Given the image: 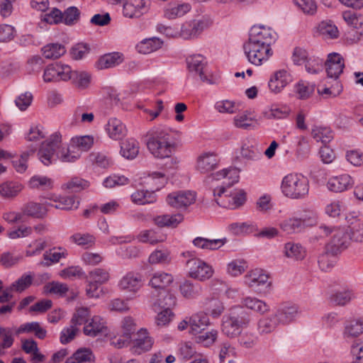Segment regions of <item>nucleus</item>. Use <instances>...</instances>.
<instances>
[{
	"instance_id": "nucleus-1",
	"label": "nucleus",
	"mask_w": 363,
	"mask_h": 363,
	"mask_svg": "<svg viewBox=\"0 0 363 363\" xmlns=\"http://www.w3.org/2000/svg\"><path fill=\"white\" fill-rule=\"evenodd\" d=\"M71 146H63L61 135L58 133L52 135L48 140L43 143L38 151V157L45 165L52 164L57 159L63 162H74L81 156L82 151H87L94 143V138L90 135L73 138Z\"/></svg>"
},
{
	"instance_id": "nucleus-2",
	"label": "nucleus",
	"mask_w": 363,
	"mask_h": 363,
	"mask_svg": "<svg viewBox=\"0 0 363 363\" xmlns=\"http://www.w3.org/2000/svg\"><path fill=\"white\" fill-rule=\"evenodd\" d=\"M277 35L271 28L262 25L253 26L249 33V39L243 45L247 60L256 66L266 62L273 55L271 45L275 43Z\"/></svg>"
},
{
	"instance_id": "nucleus-3",
	"label": "nucleus",
	"mask_w": 363,
	"mask_h": 363,
	"mask_svg": "<svg viewBox=\"0 0 363 363\" xmlns=\"http://www.w3.org/2000/svg\"><path fill=\"white\" fill-rule=\"evenodd\" d=\"M146 145L149 152L156 158H169L175 149V143L170 132L156 128L147 133Z\"/></svg>"
},
{
	"instance_id": "nucleus-4",
	"label": "nucleus",
	"mask_w": 363,
	"mask_h": 363,
	"mask_svg": "<svg viewBox=\"0 0 363 363\" xmlns=\"http://www.w3.org/2000/svg\"><path fill=\"white\" fill-rule=\"evenodd\" d=\"M252 316L245 308L237 306L223 316L221 330L229 338L239 336L242 330L250 326Z\"/></svg>"
},
{
	"instance_id": "nucleus-5",
	"label": "nucleus",
	"mask_w": 363,
	"mask_h": 363,
	"mask_svg": "<svg viewBox=\"0 0 363 363\" xmlns=\"http://www.w3.org/2000/svg\"><path fill=\"white\" fill-rule=\"evenodd\" d=\"M280 189L284 196L291 199H303L309 192L308 179L298 173H290L281 180Z\"/></svg>"
},
{
	"instance_id": "nucleus-6",
	"label": "nucleus",
	"mask_w": 363,
	"mask_h": 363,
	"mask_svg": "<svg viewBox=\"0 0 363 363\" xmlns=\"http://www.w3.org/2000/svg\"><path fill=\"white\" fill-rule=\"evenodd\" d=\"M319 233L322 235H331L330 242L326 245L328 250L338 254L345 250L351 241V236L346 228H331L325 225L319 227Z\"/></svg>"
},
{
	"instance_id": "nucleus-7",
	"label": "nucleus",
	"mask_w": 363,
	"mask_h": 363,
	"mask_svg": "<svg viewBox=\"0 0 363 363\" xmlns=\"http://www.w3.org/2000/svg\"><path fill=\"white\" fill-rule=\"evenodd\" d=\"M184 258L183 262L185 264L188 275L193 279L199 281H205L210 279L213 274L212 267L196 257L191 252H185L182 254Z\"/></svg>"
},
{
	"instance_id": "nucleus-8",
	"label": "nucleus",
	"mask_w": 363,
	"mask_h": 363,
	"mask_svg": "<svg viewBox=\"0 0 363 363\" xmlns=\"http://www.w3.org/2000/svg\"><path fill=\"white\" fill-rule=\"evenodd\" d=\"M187 67L190 73L199 76L200 79L209 84L214 82L208 74L207 70V62L201 55H194L186 58Z\"/></svg>"
},
{
	"instance_id": "nucleus-9",
	"label": "nucleus",
	"mask_w": 363,
	"mask_h": 363,
	"mask_svg": "<svg viewBox=\"0 0 363 363\" xmlns=\"http://www.w3.org/2000/svg\"><path fill=\"white\" fill-rule=\"evenodd\" d=\"M317 223V216L311 213L309 217L290 218L281 221L280 228L286 234H294L301 232L305 227L313 226Z\"/></svg>"
},
{
	"instance_id": "nucleus-10",
	"label": "nucleus",
	"mask_w": 363,
	"mask_h": 363,
	"mask_svg": "<svg viewBox=\"0 0 363 363\" xmlns=\"http://www.w3.org/2000/svg\"><path fill=\"white\" fill-rule=\"evenodd\" d=\"M245 283L256 291L262 292L270 286L269 277L262 269H255L245 277Z\"/></svg>"
},
{
	"instance_id": "nucleus-11",
	"label": "nucleus",
	"mask_w": 363,
	"mask_h": 363,
	"mask_svg": "<svg viewBox=\"0 0 363 363\" xmlns=\"http://www.w3.org/2000/svg\"><path fill=\"white\" fill-rule=\"evenodd\" d=\"M212 177L215 180H220L225 178L229 179V182L228 184L213 189V194L215 199H218L216 198L217 196L220 197L225 194L227 188L233 185L235 183H237L239 179L238 171L235 168L223 169V170L212 174Z\"/></svg>"
},
{
	"instance_id": "nucleus-12",
	"label": "nucleus",
	"mask_w": 363,
	"mask_h": 363,
	"mask_svg": "<svg viewBox=\"0 0 363 363\" xmlns=\"http://www.w3.org/2000/svg\"><path fill=\"white\" fill-rule=\"evenodd\" d=\"M150 0H129L123 4V13L126 18H140L149 10Z\"/></svg>"
},
{
	"instance_id": "nucleus-13",
	"label": "nucleus",
	"mask_w": 363,
	"mask_h": 363,
	"mask_svg": "<svg viewBox=\"0 0 363 363\" xmlns=\"http://www.w3.org/2000/svg\"><path fill=\"white\" fill-rule=\"evenodd\" d=\"M196 200V194L190 191L172 192L167 197V203L176 208H186Z\"/></svg>"
},
{
	"instance_id": "nucleus-14",
	"label": "nucleus",
	"mask_w": 363,
	"mask_h": 363,
	"mask_svg": "<svg viewBox=\"0 0 363 363\" xmlns=\"http://www.w3.org/2000/svg\"><path fill=\"white\" fill-rule=\"evenodd\" d=\"M298 308L294 304H283L274 313L279 325H287L293 322L298 314Z\"/></svg>"
},
{
	"instance_id": "nucleus-15",
	"label": "nucleus",
	"mask_w": 363,
	"mask_h": 363,
	"mask_svg": "<svg viewBox=\"0 0 363 363\" xmlns=\"http://www.w3.org/2000/svg\"><path fill=\"white\" fill-rule=\"evenodd\" d=\"M191 6L188 3L171 1L163 9V17L168 20H174L184 16L190 11Z\"/></svg>"
},
{
	"instance_id": "nucleus-16",
	"label": "nucleus",
	"mask_w": 363,
	"mask_h": 363,
	"mask_svg": "<svg viewBox=\"0 0 363 363\" xmlns=\"http://www.w3.org/2000/svg\"><path fill=\"white\" fill-rule=\"evenodd\" d=\"M327 74L330 78L337 79L345 67V62L340 54L333 52L328 55L325 62Z\"/></svg>"
},
{
	"instance_id": "nucleus-17",
	"label": "nucleus",
	"mask_w": 363,
	"mask_h": 363,
	"mask_svg": "<svg viewBox=\"0 0 363 363\" xmlns=\"http://www.w3.org/2000/svg\"><path fill=\"white\" fill-rule=\"evenodd\" d=\"M153 307L158 306L161 308L171 310L177 304V297L169 291L162 290L157 294L152 292Z\"/></svg>"
},
{
	"instance_id": "nucleus-18",
	"label": "nucleus",
	"mask_w": 363,
	"mask_h": 363,
	"mask_svg": "<svg viewBox=\"0 0 363 363\" xmlns=\"http://www.w3.org/2000/svg\"><path fill=\"white\" fill-rule=\"evenodd\" d=\"M219 160L213 152H204L199 155L196 161V169L202 173H208L218 167Z\"/></svg>"
},
{
	"instance_id": "nucleus-19",
	"label": "nucleus",
	"mask_w": 363,
	"mask_h": 363,
	"mask_svg": "<svg viewBox=\"0 0 363 363\" xmlns=\"http://www.w3.org/2000/svg\"><path fill=\"white\" fill-rule=\"evenodd\" d=\"M292 78L286 70L276 72L269 81L268 86L272 93L278 94L290 82Z\"/></svg>"
},
{
	"instance_id": "nucleus-20",
	"label": "nucleus",
	"mask_w": 363,
	"mask_h": 363,
	"mask_svg": "<svg viewBox=\"0 0 363 363\" xmlns=\"http://www.w3.org/2000/svg\"><path fill=\"white\" fill-rule=\"evenodd\" d=\"M354 185V180L347 174L330 178L328 182V188L335 192H342L350 189Z\"/></svg>"
},
{
	"instance_id": "nucleus-21",
	"label": "nucleus",
	"mask_w": 363,
	"mask_h": 363,
	"mask_svg": "<svg viewBox=\"0 0 363 363\" xmlns=\"http://www.w3.org/2000/svg\"><path fill=\"white\" fill-rule=\"evenodd\" d=\"M348 224L347 228L351 240L355 242H363V219L356 216H348L346 217Z\"/></svg>"
},
{
	"instance_id": "nucleus-22",
	"label": "nucleus",
	"mask_w": 363,
	"mask_h": 363,
	"mask_svg": "<svg viewBox=\"0 0 363 363\" xmlns=\"http://www.w3.org/2000/svg\"><path fill=\"white\" fill-rule=\"evenodd\" d=\"M118 286L121 290L135 293L143 286L142 277L138 274L129 272L121 279Z\"/></svg>"
},
{
	"instance_id": "nucleus-23",
	"label": "nucleus",
	"mask_w": 363,
	"mask_h": 363,
	"mask_svg": "<svg viewBox=\"0 0 363 363\" xmlns=\"http://www.w3.org/2000/svg\"><path fill=\"white\" fill-rule=\"evenodd\" d=\"M84 333L89 337H96L106 333V323L99 316H94L84 327Z\"/></svg>"
},
{
	"instance_id": "nucleus-24",
	"label": "nucleus",
	"mask_w": 363,
	"mask_h": 363,
	"mask_svg": "<svg viewBox=\"0 0 363 363\" xmlns=\"http://www.w3.org/2000/svg\"><path fill=\"white\" fill-rule=\"evenodd\" d=\"M123 62V55L119 52L107 53L101 56L95 63L98 69H105L116 67Z\"/></svg>"
},
{
	"instance_id": "nucleus-25",
	"label": "nucleus",
	"mask_w": 363,
	"mask_h": 363,
	"mask_svg": "<svg viewBox=\"0 0 363 363\" xmlns=\"http://www.w3.org/2000/svg\"><path fill=\"white\" fill-rule=\"evenodd\" d=\"M184 220V217L180 213L177 214H164L154 218V223L159 228H174L178 226Z\"/></svg>"
},
{
	"instance_id": "nucleus-26",
	"label": "nucleus",
	"mask_w": 363,
	"mask_h": 363,
	"mask_svg": "<svg viewBox=\"0 0 363 363\" xmlns=\"http://www.w3.org/2000/svg\"><path fill=\"white\" fill-rule=\"evenodd\" d=\"M173 280L174 279L171 274L157 272L151 277L149 285L155 289L157 293L160 291L166 290L165 289L173 282Z\"/></svg>"
},
{
	"instance_id": "nucleus-27",
	"label": "nucleus",
	"mask_w": 363,
	"mask_h": 363,
	"mask_svg": "<svg viewBox=\"0 0 363 363\" xmlns=\"http://www.w3.org/2000/svg\"><path fill=\"white\" fill-rule=\"evenodd\" d=\"M106 130L109 137L113 140H120L125 135V125L118 118H113L108 120Z\"/></svg>"
},
{
	"instance_id": "nucleus-28",
	"label": "nucleus",
	"mask_w": 363,
	"mask_h": 363,
	"mask_svg": "<svg viewBox=\"0 0 363 363\" xmlns=\"http://www.w3.org/2000/svg\"><path fill=\"white\" fill-rule=\"evenodd\" d=\"M134 336H136L133 340V347L135 348V351L140 352L148 351L151 349L153 341L148 335L145 329L141 328Z\"/></svg>"
},
{
	"instance_id": "nucleus-29",
	"label": "nucleus",
	"mask_w": 363,
	"mask_h": 363,
	"mask_svg": "<svg viewBox=\"0 0 363 363\" xmlns=\"http://www.w3.org/2000/svg\"><path fill=\"white\" fill-rule=\"evenodd\" d=\"M193 244L195 247L208 250H216L220 248L227 242V238L222 239H208L203 237H196L193 240Z\"/></svg>"
},
{
	"instance_id": "nucleus-30",
	"label": "nucleus",
	"mask_w": 363,
	"mask_h": 363,
	"mask_svg": "<svg viewBox=\"0 0 363 363\" xmlns=\"http://www.w3.org/2000/svg\"><path fill=\"white\" fill-rule=\"evenodd\" d=\"M257 120L250 111H245L233 118L234 125L240 129L250 130L255 128Z\"/></svg>"
},
{
	"instance_id": "nucleus-31",
	"label": "nucleus",
	"mask_w": 363,
	"mask_h": 363,
	"mask_svg": "<svg viewBox=\"0 0 363 363\" xmlns=\"http://www.w3.org/2000/svg\"><path fill=\"white\" fill-rule=\"evenodd\" d=\"M231 199H228V203L225 201L220 202L216 199V203L222 207L235 209L242 206L246 201V193L242 189L236 190L230 194Z\"/></svg>"
},
{
	"instance_id": "nucleus-32",
	"label": "nucleus",
	"mask_w": 363,
	"mask_h": 363,
	"mask_svg": "<svg viewBox=\"0 0 363 363\" xmlns=\"http://www.w3.org/2000/svg\"><path fill=\"white\" fill-rule=\"evenodd\" d=\"M209 323L210 321L207 314L204 313H196L189 318L190 332L196 335L203 330Z\"/></svg>"
},
{
	"instance_id": "nucleus-33",
	"label": "nucleus",
	"mask_w": 363,
	"mask_h": 363,
	"mask_svg": "<svg viewBox=\"0 0 363 363\" xmlns=\"http://www.w3.org/2000/svg\"><path fill=\"white\" fill-rule=\"evenodd\" d=\"M23 190V185L16 182H6L0 184V196L13 199Z\"/></svg>"
},
{
	"instance_id": "nucleus-34",
	"label": "nucleus",
	"mask_w": 363,
	"mask_h": 363,
	"mask_svg": "<svg viewBox=\"0 0 363 363\" xmlns=\"http://www.w3.org/2000/svg\"><path fill=\"white\" fill-rule=\"evenodd\" d=\"M57 251L56 247H53L45 252L43 256V260L40 264L44 267H49L52 264L57 263L61 258H65L67 255V250L61 247L58 248Z\"/></svg>"
},
{
	"instance_id": "nucleus-35",
	"label": "nucleus",
	"mask_w": 363,
	"mask_h": 363,
	"mask_svg": "<svg viewBox=\"0 0 363 363\" xmlns=\"http://www.w3.org/2000/svg\"><path fill=\"white\" fill-rule=\"evenodd\" d=\"M34 333L39 339H44L46 337L47 331L42 328L38 322H30L21 325L16 330V334Z\"/></svg>"
},
{
	"instance_id": "nucleus-36",
	"label": "nucleus",
	"mask_w": 363,
	"mask_h": 363,
	"mask_svg": "<svg viewBox=\"0 0 363 363\" xmlns=\"http://www.w3.org/2000/svg\"><path fill=\"white\" fill-rule=\"evenodd\" d=\"M279 325L274 315L261 318L257 324V330L260 335L272 333Z\"/></svg>"
},
{
	"instance_id": "nucleus-37",
	"label": "nucleus",
	"mask_w": 363,
	"mask_h": 363,
	"mask_svg": "<svg viewBox=\"0 0 363 363\" xmlns=\"http://www.w3.org/2000/svg\"><path fill=\"white\" fill-rule=\"evenodd\" d=\"M95 357L91 350L80 348L72 357H69L65 363H94Z\"/></svg>"
},
{
	"instance_id": "nucleus-38",
	"label": "nucleus",
	"mask_w": 363,
	"mask_h": 363,
	"mask_svg": "<svg viewBox=\"0 0 363 363\" xmlns=\"http://www.w3.org/2000/svg\"><path fill=\"white\" fill-rule=\"evenodd\" d=\"M21 210L26 216H30L35 218H42L46 213L45 208L40 203L35 202H28L23 206Z\"/></svg>"
},
{
	"instance_id": "nucleus-39",
	"label": "nucleus",
	"mask_w": 363,
	"mask_h": 363,
	"mask_svg": "<svg viewBox=\"0 0 363 363\" xmlns=\"http://www.w3.org/2000/svg\"><path fill=\"white\" fill-rule=\"evenodd\" d=\"M131 200L135 204L145 205L155 202L157 198L155 191L138 190L131 195Z\"/></svg>"
},
{
	"instance_id": "nucleus-40",
	"label": "nucleus",
	"mask_w": 363,
	"mask_h": 363,
	"mask_svg": "<svg viewBox=\"0 0 363 363\" xmlns=\"http://www.w3.org/2000/svg\"><path fill=\"white\" fill-rule=\"evenodd\" d=\"M42 52L46 59L55 60L62 56L66 52V50L62 44L50 43L42 48Z\"/></svg>"
},
{
	"instance_id": "nucleus-41",
	"label": "nucleus",
	"mask_w": 363,
	"mask_h": 363,
	"mask_svg": "<svg viewBox=\"0 0 363 363\" xmlns=\"http://www.w3.org/2000/svg\"><path fill=\"white\" fill-rule=\"evenodd\" d=\"M242 303L246 308L261 314L269 311V305H267L264 301L256 298L246 297L243 298Z\"/></svg>"
},
{
	"instance_id": "nucleus-42",
	"label": "nucleus",
	"mask_w": 363,
	"mask_h": 363,
	"mask_svg": "<svg viewBox=\"0 0 363 363\" xmlns=\"http://www.w3.org/2000/svg\"><path fill=\"white\" fill-rule=\"evenodd\" d=\"M72 83L79 89L87 88L91 80V75L86 71L74 70L72 71Z\"/></svg>"
},
{
	"instance_id": "nucleus-43",
	"label": "nucleus",
	"mask_w": 363,
	"mask_h": 363,
	"mask_svg": "<svg viewBox=\"0 0 363 363\" xmlns=\"http://www.w3.org/2000/svg\"><path fill=\"white\" fill-rule=\"evenodd\" d=\"M318 31L325 39H335L339 36L337 26L330 21L320 23Z\"/></svg>"
},
{
	"instance_id": "nucleus-44",
	"label": "nucleus",
	"mask_w": 363,
	"mask_h": 363,
	"mask_svg": "<svg viewBox=\"0 0 363 363\" xmlns=\"http://www.w3.org/2000/svg\"><path fill=\"white\" fill-rule=\"evenodd\" d=\"M121 152L123 157L128 159H134L139 152V143L134 139H128L121 145Z\"/></svg>"
},
{
	"instance_id": "nucleus-45",
	"label": "nucleus",
	"mask_w": 363,
	"mask_h": 363,
	"mask_svg": "<svg viewBox=\"0 0 363 363\" xmlns=\"http://www.w3.org/2000/svg\"><path fill=\"white\" fill-rule=\"evenodd\" d=\"M363 333V320L357 319L347 322L345 327L344 337H355Z\"/></svg>"
},
{
	"instance_id": "nucleus-46",
	"label": "nucleus",
	"mask_w": 363,
	"mask_h": 363,
	"mask_svg": "<svg viewBox=\"0 0 363 363\" xmlns=\"http://www.w3.org/2000/svg\"><path fill=\"white\" fill-rule=\"evenodd\" d=\"M311 135L315 141L321 142L324 145L333 138L332 130L325 127H315L312 129Z\"/></svg>"
},
{
	"instance_id": "nucleus-47",
	"label": "nucleus",
	"mask_w": 363,
	"mask_h": 363,
	"mask_svg": "<svg viewBox=\"0 0 363 363\" xmlns=\"http://www.w3.org/2000/svg\"><path fill=\"white\" fill-rule=\"evenodd\" d=\"M284 253L287 257L296 259H302L306 255V251L300 244L291 242L285 244Z\"/></svg>"
},
{
	"instance_id": "nucleus-48",
	"label": "nucleus",
	"mask_w": 363,
	"mask_h": 363,
	"mask_svg": "<svg viewBox=\"0 0 363 363\" xmlns=\"http://www.w3.org/2000/svg\"><path fill=\"white\" fill-rule=\"evenodd\" d=\"M28 186L31 189L48 190L52 188L53 182L47 177L35 175L30 178Z\"/></svg>"
},
{
	"instance_id": "nucleus-49",
	"label": "nucleus",
	"mask_w": 363,
	"mask_h": 363,
	"mask_svg": "<svg viewBox=\"0 0 363 363\" xmlns=\"http://www.w3.org/2000/svg\"><path fill=\"white\" fill-rule=\"evenodd\" d=\"M57 203L55 205L52 204L55 208L62 210L77 209L79 207V201L76 200L75 196H63L60 197L58 201L55 200Z\"/></svg>"
},
{
	"instance_id": "nucleus-50",
	"label": "nucleus",
	"mask_w": 363,
	"mask_h": 363,
	"mask_svg": "<svg viewBox=\"0 0 363 363\" xmlns=\"http://www.w3.org/2000/svg\"><path fill=\"white\" fill-rule=\"evenodd\" d=\"M337 255L332 253L326 248V251L318 257V262L320 269L322 271H328L332 268L336 262L335 255Z\"/></svg>"
},
{
	"instance_id": "nucleus-51",
	"label": "nucleus",
	"mask_w": 363,
	"mask_h": 363,
	"mask_svg": "<svg viewBox=\"0 0 363 363\" xmlns=\"http://www.w3.org/2000/svg\"><path fill=\"white\" fill-rule=\"evenodd\" d=\"M110 278L107 270L101 268H96L89 272L86 279L100 285L105 284Z\"/></svg>"
},
{
	"instance_id": "nucleus-52",
	"label": "nucleus",
	"mask_w": 363,
	"mask_h": 363,
	"mask_svg": "<svg viewBox=\"0 0 363 363\" xmlns=\"http://www.w3.org/2000/svg\"><path fill=\"white\" fill-rule=\"evenodd\" d=\"M201 291L199 284H194L190 281H185L180 285L181 294L186 298H194L198 296Z\"/></svg>"
},
{
	"instance_id": "nucleus-53",
	"label": "nucleus",
	"mask_w": 363,
	"mask_h": 363,
	"mask_svg": "<svg viewBox=\"0 0 363 363\" xmlns=\"http://www.w3.org/2000/svg\"><path fill=\"white\" fill-rule=\"evenodd\" d=\"M235 349L230 343L223 342L220 345L219 351V363H232L233 362V354Z\"/></svg>"
},
{
	"instance_id": "nucleus-54",
	"label": "nucleus",
	"mask_w": 363,
	"mask_h": 363,
	"mask_svg": "<svg viewBox=\"0 0 363 363\" xmlns=\"http://www.w3.org/2000/svg\"><path fill=\"white\" fill-rule=\"evenodd\" d=\"M33 280L32 275L24 274L11 285V289L21 293L32 284Z\"/></svg>"
},
{
	"instance_id": "nucleus-55",
	"label": "nucleus",
	"mask_w": 363,
	"mask_h": 363,
	"mask_svg": "<svg viewBox=\"0 0 363 363\" xmlns=\"http://www.w3.org/2000/svg\"><path fill=\"white\" fill-rule=\"evenodd\" d=\"M89 316L90 312L87 308H79L74 313L71 320V323L74 325L76 327L83 324L86 325L88 323Z\"/></svg>"
},
{
	"instance_id": "nucleus-56",
	"label": "nucleus",
	"mask_w": 363,
	"mask_h": 363,
	"mask_svg": "<svg viewBox=\"0 0 363 363\" xmlns=\"http://www.w3.org/2000/svg\"><path fill=\"white\" fill-rule=\"evenodd\" d=\"M199 334L196 336V342L205 347L213 345L218 337V331L216 330H211L206 333L201 332Z\"/></svg>"
},
{
	"instance_id": "nucleus-57",
	"label": "nucleus",
	"mask_w": 363,
	"mask_h": 363,
	"mask_svg": "<svg viewBox=\"0 0 363 363\" xmlns=\"http://www.w3.org/2000/svg\"><path fill=\"white\" fill-rule=\"evenodd\" d=\"M89 182L82 178L74 177L63 184L62 187L71 190L73 192H79L88 188Z\"/></svg>"
},
{
	"instance_id": "nucleus-58",
	"label": "nucleus",
	"mask_w": 363,
	"mask_h": 363,
	"mask_svg": "<svg viewBox=\"0 0 363 363\" xmlns=\"http://www.w3.org/2000/svg\"><path fill=\"white\" fill-rule=\"evenodd\" d=\"M79 10L77 7L70 6L62 13V22L67 26L74 25L79 20Z\"/></svg>"
},
{
	"instance_id": "nucleus-59",
	"label": "nucleus",
	"mask_w": 363,
	"mask_h": 363,
	"mask_svg": "<svg viewBox=\"0 0 363 363\" xmlns=\"http://www.w3.org/2000/svg\"><path fill=\"white\" fill-rule=\"evenodd\" d=\"M314 89V85L304 81H300L296 86V93L301 99H308L313 94Z\"/></svg>"
},
{
	"instance_id": "nucleus-60",
	"label": "nucleus",
	"mask_w": 363,
	"mask_h": 363,
	"mask_svg": "<svg viewBox=\"0 0 363 363\" xmlns=\"http://www.w3.org/2000/svg\"><path fill=\"white\" fill-rule=\"evenodd\" d=\"M288 114V109L286 107H279L272 105L270 108L264 112V116L268 119H279L285 118Z\"/></svg>"
},
{
	"instance_id": "nucleus-61",
	"label": "nucleus",
	"mask_w": 363,
	"mask_h": 363,
	"mask_svg": "<svg viewBox=\"0 0 363 363\" xmlns=\"http://www.w3.org/2000/svg\"><path fill=\"white\" fill-rule=\"evenodd\" d=\"M324 61L318 57H309L305 65L306 69L308 73L316 74L323 69Z\"/></svg>"
},
{
	"instance_id": "nucleus-62",
	"label": "nucleus",
	"mask_w": 363,
	"mask_h": 363,
	"mask_svg": "<svg viewBox=\"0 0 363 363\" xmlns=\"http://www.w3.org/2000/svg\"><path fill=\"white\" fill-rule=\"evenodd\" d=\"M71 240L78 245L85 247L92 246L95 242V238L89 233H75L71 237Z\"/></svg>"
},
{
	"instance_id": "nucleus-63",
	"label": "nucleus",
	"mask_w": 363,
	"mask_h": 363,
	"mask_svg": "<svg viewBox=\"0 0 363 363\" xmlns=\"http://www.w3.org/2000/svg\"><path fill=\"white\" fill-rule=\"evenodd\" d=\"M90 51V48L86 43H77L74 45L71 50L70 55L72 58L75 60H82L84 58Z\"/></svg>"
},
{
	"instance_id": "nucleus-64",
	"label": "nucleus",
	"mask_w": 363,
	"mask_h": 363,
	"mask_svg": "<svg viewBox=\"0 0 363 363\" xmlns=\"http://www.w3.org/2000/svg\"><path fill=\"white\" fill-rule=\"evenodd\" d=\"M246 267V262L243 260H233L228 264L227 272L231 276L237 277L245 272Z\"/></svg>"
}]
</instances>
